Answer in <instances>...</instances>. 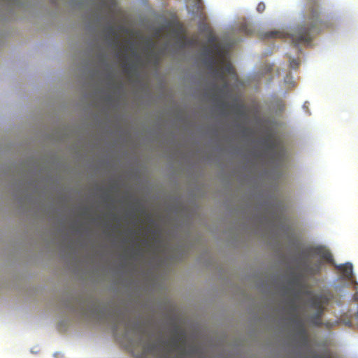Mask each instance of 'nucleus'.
Masks as SVG:
<instances>
[{"label": "nucleus", "instance_id": "16", "mask_svg": "<svg viewBox=\"0 0 358 358\" xmlns=\"http://www.w3.org/2000/svg\"><path fill=\"white\" fill-rule=\"evenodd\" d=\"M216 41V38L213 36H210L209 38V41L214 43Z\"/></svg>", "mask_w": 358, "mask_h": 358}, {"label": "nucleus", "instance_id": "6", "mask_svg": "<svg viewBox=\"0 0 358 358\" xmlns=\"http://www.w3.org/2000/svg\"><path fill=\"white\" fill-rule=\"evenodd\" d=\"M310 306L316 309L317 313L312 322L316 324L319 323L320 317L323 313V306L320 300L316 298H313L310 301Z\"/></svg>", "mask_w": 358, "mask_h": 358}, {"label": "nucleus", "instance_id": "15", "mask_svg": "<svg viewBox=\"0 0 358 358\" xmlns=\"http://www.w3.org/2000/svg\"><path fill=\"white\" fill-rule=\"evenodd\" d=\"M133 329L136 331L137 333L140 334H143V331L141 329V328L140 327V326L137 324V323H135L134 325H133Z\"/></svg>", "mask_w": 358, "mask_h": 358}, {"label": "nucleus", "instance_id": "14", "mask_svg": "<svg viewBox=\"0 0 358 358\" xmlns=\"http://www.w3.org/2000/svg\"><path fill=\"white\" fill-rule=\"evenodd\" d=\"M265 9H266V6H265L264 3L259 2L257 6V10L259 13H262L265 10Z\"/></svg>", "mask_w": 358, "mask_h": 358}, {"label": "nucleus", "instance_id": "12", "mask_svg": "<svg viewBox=\"0 0 358 358\" xmlns=\"http://www.w3.org/2000/svg\"><path fill=\"white\" fill-rule=\"evenodd\" d=\"M289 66L293 69H296L299 66V61L298 59H292L289 61Z\"/></svg>", "mask_w": 358, "mask_h": 358}, {"label": "nucleus", "instance_id": "13", "mask_svg": "<svg viewBox=\"0 0 358 358\" xmlns=\"http://www.w3.org/2000/svg\"><path fill=\"white\" fill-rule=\"evenodd\" d=\"M120 322L123 323L124 327L127 331H128L130 329L129 322L127 321L124 317H122L120 318Z\"/></svg>", "mask_w": 358, "mask_h": 358}, {"label": "nucleus", "instance_id": "1", "mask_svg": "<svg viewBox=\"0 0 358 358\" xmlns=\"http://www.w3.org/2000/svg\"><path fill=\"white\" fill-rule=\"evenodd\" d=\"M320 13L317 0H308L306 16L302 25L295 28L292 33L280 31H268L262 34V38H281L288 41L296 47L301 44L309 43L314 34L327 27V23L320 18Z\"/></svg>", "mask_w": 358, "mask_h": 358}, {"label": "nucleus", "instance_id": "2", "mask_svg": "<svg viewBox=\"0 0 358 358\" xmlns=\"http://www.w3.org/2000/svg\"><path fill=\"white\" fill-rule=\"evenodd\" d=\"M303 256L296 266L291 270L287 275L288 287L284 291H297L306 278L315 275L320 273L322 267V262L318 260L314 263L309 261L308 257H319L327 262L332 261L331 252L322 246L310 247L301 252Z\"/></svg>", "mask_w": 358, "mask_h": 358}, {"label": "nucleus", "instance_id": "4", "mask_svg": "<svg viewBox=\"0 0 358 358\" xmlns=\"http://www.w3.org/2000/svg\"><path fill=\"white\" fill-rule=\"evenodd\" d=\"M340 278L347 282L348 287L354 291H358V282L355 281L353 266L351 263H345L336 266Z\"/></svg>", "mask_w": 358, "mask_h": 358}, {"label": "nucleus", "instance_id": "11", "mask_svg": "<svg viewBox=\"0 0 358 358\" xmlns=\"http://www.w3.org/2000/svg\"><path fill=\"white\" fill-rule=\"evenodd\" d=\"M222 71H223L224 72V73L226 74L227 73H229V74H234V67L232 66V65L230 64V63H227L226 64L223 69H221Z\"/></svg>", "mask_w": 358, "mask_h": 358}, {"label": "nucleus", "instance_id": "9", "mask_svg": "<svg viewBox=\"0 0 358 358\" xmlns=\"http://www.w3.org/2000/svg\"><path fill=\"white\" fill-rule=\"evenodd\" d=\"M148 59L150 62L154 63L155 66H158L160 62V55L159 53L150 50L148 54Z\"/></svg>", "mask_w": 358, "mask_h": 358}, {"label": "nucleus", "instance_id": "10", "mask_svg": "<svg viewBox=\"0 0 358 358\" xmlns=\"http://www.w3.org/2000/svg\"><path fill=\"white\" fill-rule=\"evenodd\" d=\"M106 31H107V33L108 34V36H114V37H116L117 34H116V31L115 30V28L113 27V26H109L108 27L106 28ZM113 43L115 45V46L117 47H119L120 46V43H119V41L117 40V38H115L114 40H113Z\"/></svg>", "mask_w": 358, "mask_h": 358}, {"label": "nucleus", "instance_id": "3", "mask_svg": "<svg viewBox=\"0 0 358 358\" xmlns=\"http://www.w3.org/2000/svg\"><path fill=\"white\" fill-rule=\"evenodd\" d=\"M63 306L85 316L96 311L94 301L83 294L68 297Z\"/></svg>", "mask_w": 358, "mask_h": 358}, {"label": "nucleus", "instance_id": "5", "mask_svg": "<svg viewBox=\"0 0 358 358\" xmlns=\"http://www.w3.org/2000/svg\"><path fill=\"white\" fill-rule=\"evenodd\" d=\"M163 345L168 347V352H181L182 348L181 344H184L185 339L182 334H180L178 329H175V334L171 341H164L162 342Z\"/></svg>", "mask_w": 358, "mask_h": 358}, {"label": "nucleus", "instance_id": "7", "mask_svg": "<svg viewBox=\"0 0 358 358\" xmlns=\"http://www.w3.org/2000/svg\"><path fill=\"white\" fill-rule=\"evenodd\" d=\"M213 78L222 82V85L218 88L220 92H223L229 87V83L227 80L226 75L221 69H216L213 71Z\"/></svg>", "mask_w": 358, "mask_h": 358}, {"label": "nucleus", "instance_id": "17", "mask_svg": "<svg viewBox=\"0 0 358 358\" xmlns=\"http://www.w3.org/2000/svg\"><path fill=\"white\" fill-rule=\"evenodd\" d=\"M176 358H178V357H176Z\"/></svg>", "mask_w": 358, "mask_h": 358}, {"label": "nucleus", "instance_id": "8", "mask_svg": "<svg viewBox=\"0 0 358 358\" xmlns=\"http://www.w3.org/2000/svg\"><path fill=\"white\" fill-rule=\"evenodd\" d=\"M143 348L145 355H155L158 350V345L155 343H147L143 345Z\"/></svg>", "mask_w": 358, "mask_h": 358}]
</instances>
